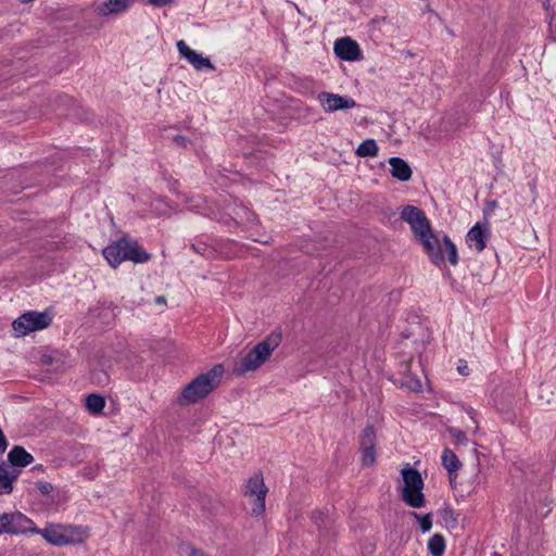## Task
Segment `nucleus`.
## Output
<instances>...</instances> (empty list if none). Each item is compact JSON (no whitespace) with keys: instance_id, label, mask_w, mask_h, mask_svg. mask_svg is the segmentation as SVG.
<instances>
[{"instance_id":"1","label":"nucleus","mask_w":556,"mask_h":556,"mask_svg":"<svg viewBox=\"0 0 556 556\" xmlns=\"http://www.w3.org/2000/svg\"><path fill=\"white\" fill-rule=\"evenodd\" d=\"M401 218L410 226L413 233L424 244L432 263L439 265L443 261V255L441 250L435 251L434 249L437 239L431 231L425 212L417 206L406 205L401 211Z\"/></svg>"},{"instance_id":"2","label":"nucleus","mask_w":556,"mask_h":556,"mask_svg":"<svg viewBox=\"0 0 556 556\" xmlns=\"http://www.w3.org/2000/svg\"><path fill=\"white\" fill-rule=\"evenodd\" d=\"M282 336L280 331L269 333L258 342L239 362L233 365L232 374L237 377L256 371L270 357L271 353L280 345Z\"/></svg>"},{"instance_id":"3","label":"nucleus","mask_w":556,"mask_h":556,"mask_svg":"<svg viewBox=\"0 0 556 556\" xmlns=\"http://www.w3.org/2000/svg\"><path fill=\"white\" fill-rule=\"evenodd\" d=\"M224 374V366L216 364L208 371L199 375L182 389L178 403L190 405L203 400L219 386Z\"/></svg>"},{"instance_id":"4","label":"nucleus","mask_w":556,"mask_h":556,"mask_svg":"<svg viewBox=\"0 0 556 556\" xmlns=\"http://www.w3.org/2000/svg\"><path fill=\"white\" fill-rule=\"evenodd\" d=\"M102 254L113 268H116L125 261L143 264L151 258V255L142 249L138 241L126 237L108 244L102 250Z\"/></svg>"},{"instance_id":"5","label":"nucleus","mask_w":556,"mask_h":556,"mask_svg":"<svg viewBox=\"0 0 556 556\" xmlns=\"http://www.w3.org/2000/svg\"><path fill=\"white\" fill-rule=\"evenodd\" d=\"M48 543L54 546H66L81 544L89 538V528L72 523H48L45 528L38 529Z\"/></svg>"},{"instance_id":"6","label":"nucleus","mask_w":556,"mask_h":556,"mask_svg":"<svg viewBox=\"0 0 556 556\" xmlns=\"http://www.w3.org/2000/svg\"><path fill=\"white\" fill-rule=\"evenodd\" d=\"M403 485L399 489L401 500L412 508H422L426 506V497L422 492L424 479L417 469L406 464L401 470Z\"/></svg>"},{"instance_id":"7","label":"nucleus","mask_w":556,"mask_h":556,"mask_svg":"<svg viewBox=\"0 0 556 556\" xmlns=\"http://www.w3.org/2000/svg\"><path fill=\"white\" fill-rule=\"evenodd\" d=\"M51 323L52 318L48 313L29 311L16 318L12 328L16 337H24L49 327Z\"/></svg>"},{"instance_id":"8","label":"nucleus","mask_w":556,"mask_h":556,"mask_svg":"<svg viewBox=\"0 0 556 556\" xmlns=\"http://www.w3.org/2000/svg\"><path fill=\"white\" fill-rule=\"evenodd\" d=\"M267 492L268 489L265 485L261 473H254L248 480L244 495L250 500L252 515L262 516L265 513V500Z\"/></svg>"},{"instance_id":"9","label":"nucleus","mask_w":556,"mask_h":556,"mask_svg":"<svg viewBox=\"0 0 556 556\" xmlns=\"http://www.w3.org/2000/svg\"><path fill=\"white\" fill-rule=\"evenodd\" d=\"M38 529L31 519L22 513H4L0 516V534H23L28 531L36 533Z\"/></svg>"},{"instance_id":"10","label":"nucleus","mask_w":556,"mask_h":556,"mask_svg":"<svg viewBox=\"0 0 556 556\" xmlns=\"http://www.w3.org/2000/svg\"><path fill=\"white\" fill-rule=\"evenodd\" d=\"M317 100L326 113H332L339 110L353 109L357 104L354 99L338 93L321 91L317 94Z\"/></svg>"},{"instance_id":"11","label":"nucleus","mask_w":556,"mask_h":556,"mask_svg":"<svg viewBox=\"0 0 556 556\" xmlns=\"http://www.w3.org/2000/svg\"><path fill=\"white\" fill-rule=\"evenodd\" d=\"M176 47L180 56L187 60L195 71H215V66L208 58L192 50L184 40L177 41Z\"/></svg>"},{"instance_id":"12","label":"nucleus","mask_w":556,"mask_h":556,"mask_svg":"<svg viewBox=\"0 0 556 556\" xmlns=\"http://www.w3.org/2000/svg\"><path fill=\"white\" fill-rule=\"evenodd\" d=\"M333 50L339 59L350 62L358 60L362 55L358 43L350 37L337 39Z\"/></svg>"},{"instance_id":"13","label":"nucleus","mask_w":556,"mask_h":556,"mask_svg":"<svg viewBox=\"0 0 556 556\" xmlns=\"http://www.w3.org/2000/svg\"><path fill=\"white\" fill-rule=\"evenodd\" d=\"M466 238L470 248H475L478 252H481L485 249L488 227L477 223L470 228Z\"/></svg>"},{"instance_id":"14","label":"nucleus","mask_w":556,"mask_h":556,"mask_svg":"<svg viewBox=\"0 0 556 556\" xmlns=\"http://www.w3.org/2000/svg\"><path fill=\"white\" fill-rule=\"evenodd\" d=\"M8 460L14 467H26L33 463L34 457L24 447L15 445L9 452Z\"/></svg>"},{"instance_id":"15","label":"nucleus","mask_w":556,"mask_h":556,"mask_svg":"<svg viewBox=\"0 0 556 556\" xmlns=\"http://www.w3.org/2000/svg\"><path fill=\"white\" fill-rule=\"evenodd\" d=\"M389 164L391 166V175L401 180V181H407L412 177V169L407 162H405L403 159L393 156L389 159Z\"/></svg>"},{"instance_id":"16","label":"nucleus","mask_w":556,"mask_h":556,"mask_svg":"<svg viewBox=\"0 0 556 556\" xmlns=\"http://www.w3.org/2000/svg\"><path fill=\"white\" fill-rule=\"evenodd\" d=\"M434 249H435V251L441 250L443 260H445V256H446V258L453 266L457 265V263H458L457 249H456V245L452 242V240L447 236H444V238H443V245H441L440 242L437 240V243L434 244ZM443 262L444 261H441L440 263H443Z\"/></svg>"},{"instance_id":"17","label":"nucleus","mask_w":556,"mask_h":556,"mask_svg":"<svg viewBox=\"0 0 556 556\" xmlns=\"http://www.w3.org/2000/svg\"><path fill=\"white\" fill-rule=\"evenodd\" d=\"M441 459L443 467L450 475V479H452V476L456 475L458 469L462 467V463L459 462L457 455L450 448H445L443 451Z\"/></svg>"},{"instance_id":"18","label":"nucleus","mask_w":556,"mask_h":556,"mask_svg":"<svg viewBox=\"0 0 556 556\" xmlns=\"http://www.w3.org/2000/svg\"><path fill=\"white\" fill-rule=\"evenodd\" d=\"M135 0H108L100 8L102 15H110L126 11Z\"/></svg>"},{"instance_id":"19","label":"nucleus","mask_w":556,"mask_h":556,"mask_svg":"<svg viewBox=\"0 0 556 556\" xmlns=\"http://www.w3.org/2000/svg\"><path fill=\"white\" fill-rule=\"evenodd\" d=\"M379 148L374 139L364 140L356 149V155L361 157H372L378 154Z\"/></svg>"},{"instance_id":"20","label":"nucleus","mask_w":556,"mask_h":556,"mask_svg":"<svg viewBox=\"0 0 556 556\" xmlns=\"http://www.w3.org/2000/svg\"><path fill=\"white\" fill-rule=\"evenodd\" d=\"M428 549L431 556H443L445 551V540L442 534H433L428 541Z\"/></svg>"},{"instance_id":"21","label":"nucleus","mask_w":556,"mask_h":556,"mask_svg":"<svg viewBox=\"0 0 556 556\" xmlns=\"http://www.w3.org/2000/svg\"><path fill=\"white\" fill-rule=\"evenodd\" d=\"M86 407L91 414H100L105 407V400L99 394H89L86 399Z\"/></svg>"},{"instance_id":"22","label":"nucleus","mask_w":556,"mask_h":556,"mask_svg":"<svg viewBox=\"0 0 556 556\" xmlns=\"http://www.w3.org/2000/svg\"><path fill=\"white\" fill-rule=\"evenodd\" d=\"M376 444V433L371 426H368L364 429L361 437V448L375 447Z\"/></svg>"},{"instance_id":"23","label":"nucleus","mask_w":556,"mask_h":556,"mask_svg":"<svg viewBox=\"0 0 556 556\" xmlns=\"http://www.w3.org/2000/svg\"><path fill=\"white\" fill-rule=\"evenodd\" d=\"M13 491V481L4 468H0V494H10Z\"/></svg>"},{"instance_id":"24","label":"nucleus","mask_w":556,"mask_h":556,"mask_svg":"<svg viewBox=\"0 0 556 556\" xmlns=\"http://www.w3.org/2000/svg\"><path fill=\"white\" fill-rule=\"evenodd\" d=\"M412 516H414L418 522H419V527H420V530L426 533V532H429L432 528V514H426L424 516H420L419 514L413 511L412 513Z\"/></svg>"},{"instance_id":"25","label":"nucleus","mask_w":556,"mask_h":556,"mask_svg":"<svg viewBox=\"0 0 556 556\" xmlns=\"http://www.w3.org/2000/svg\"><path fill=\"white\" fill-rule=\"evenodd\" d=\"M191 249H192L195 253H198V254H200V255H202V256H204V257H206V258H210V257H212V256L214 255V249H213V248H211V247H210L208 244H206L205 242H195V243H192V244H191Z\"/></svg>"},{"instance_id":"26","label":"nucleus","mask_w":556,"mask_h":556,"mask_svg":"<svg viewBox=\"0 0 556 556\" xmlns=\"http://www.w3.org/2000/svg\"><path fill=\"white\" fill-rule=\"evenodd\" d=\"M362 450V463L365 466H372L376 462L375 447L361 448Z\"/></svg>"},{"instance_id":"27","label":"nucleus","mask_w":556,"mask_h":556,"mask_svg":"<svg viewBox=\"0 0 556 556\" xmlns=\"http://www.w3.org/2000/svg\"><path fill=\"white\" fill-rule=\"evenodd\" d=\"M450 433L458 444L465 445L468 443V438L464 431L452 428L450 429Z\"/></svg>"},{"instance_id":"28","label":"nucleus","mask_w":556,"mask_h":556,"mask_svg":"<svg viewBox=\"0 0 556 556\" xmlns=\"http://www.w3.org/2000/svg\"><path fill=\"white\" fill-rule=\"evenodd\" d=\"M0 468H4L7 470L8 476L10 477V479L13 482L17 479V477L21 473V471L18 469L14 468V466H12L11 464L10 465L1 464Z\"/></svg>"},{"instance_id":"29","label":"nucleus","mask_w":556,"mask_h":556,"mask_svg":"<svg viewBox=\"0 0 556 556\" xmlns=\"http://www.w3.org/2000/svg\"><path fill=\"white\" fill-rule=\"evenodd\" d=\"M36 486L42 494H49L53 490L52 484L45 481L37 482Z\"/></svg>"},{"instance_id":"30","label":"nucleus","mask_w":556,"mask_h":556,"mask_svg":"<svg viewBox=\"0 0 556 556\" xmlns=\"http://www.w3.org/2000/svg\"><path fill=\"white\" fill-rule=\"evenodd\" d=\"M173 141L178 146V147H182V148H187L188 143H189V140L184 137V136H180V135H177L173 138Z\"/></svg>"},{"instance_id":"31","label":"nucleus","mask_w":556,"mask_h":556,"mask_svg":"<svg viewBox=\"0 0 556 556\" xmlns=\"http://www.w3.org/2000/svg\"><path fill=\"white\" fill-rule=\"evenodd\" d=\"M457 371L462 376H468L469 375V367H468L467 363L464 362V361H459V363L457 365Z\"/></svg>"},{"instance_id":"32","label":"nucleus","mask_w":556,"mask_h":556,"mask_svg":"<svg viewBox=\"0 0 556 556\" xmlns=\"http://www.w3.org/2000/svg\"><path fill=\"white\" fill-rule=\"evenodd\" d=\"M188 554L189 556H210L202 549L195 548L193 546H188Z\"/></svg>"},{"instance_id":"33","label":"nucleus","mask_w":556,"mask_h":556,"mask_svg":"<svg viewBox=\"0 0 556 556\" xmlns=\"http://www.w3.org/2000/svg\"><path fill=\"white\" fill-rule=\"evenodd\" d=\"M173 0H148V2L153 5V7H156V8H162V7H165L169 3H172Z\"/></svg>"},{"instance_id":"34","label":"nucleus","mask_w":556,"mask_h":556,"mask_svg":"<svg viewBox=\"0 0 556 556\" xmlns=\"http://www.w3.org/2000/svg\"><path fill=\"white\" fill-rule=\"evenodd\" d=\"M409 389L414 391H420L421 390V382L419 380H414L412 383L407 384Z\"/></svg>"},{"instance_id":"35","label":"nucleus","mask_w":556,"mask_h":556,"mask_svg":"<svg viewBox=\"0 0 556 556\" xmlns=\"http://www.w3.org/2000/svg\"><path fill=\"white\" fill-rule=\"evenodd\" d=\"M323 518V514L321 513H314L313 514V519H314V522L320 527V523H319V519Z\"/></svg>"},{"instance_id":"36","label":"nucleus","mask_w":556,"mask_h":556,"mask_svg":"<svg viewBox=\"0 0 556 556\" xmlns=\"http://www.w3.org/2000/svg\"><path fill=\"white\" fill-rule=\"evenodd\" d=\"M468 414H469L470 418L472 419V421H473L475 424H477V420H476V417H475L476 412L471 408V409L468 412Z\"/></svg>"},{"instance_id":"37","label":"nucleus","mask_w":556,"mask_h":556,"mask_svg":"<svg viewBox=\"0 0 556 556\" xmlns=\"http://www.w3.org/2000/svg\"><path fill=\"white\" fill-rule=\"evenodd\" d=\"M155 302L159 303V304H164L166 302L165 298L164 296H157L155 299Z\"/></svg>"},{"instance_id":"38","label":"nucleus","mask_w":556,"mask_h":556,"mask_svg":"<svg viewBox=\"0 0 556 556\" xmlns=\"http://www.w3.org/2000/svg\"><path fill=\"white\" fill-rule=\"evenodd\" d=\"M544 8H545L546 10H548V9H549V2H548V1L544 3Z\"/></svg>"},{"instance_id":"39","label":"nucleus","mask_w":556,"mask_h":556,"mask_svg":"<svg viewBox=\"0 0 556 556\" xmlns=\"http://www.w3.org/2000/svg\"><path fill=\"white\" fill-rule=\"evenodd\" d=\"M258 241L264 243V244H267L269 242L268 240H258Z\"/></svg>"},{"instance_id":"40","label":"nucleus","mask_w":556,"mask_h":556,"mask_svg":"<svg viewBox=\"0 0 556 556\" xmlns=\"http://www.w3.org/2000/svg\"><path fill=\"white\" fill-rule=\"evenodd\" d=\"M491 556H501V554H498L497 552H494L491 554Z\"/></svg>"}]
</instances>
